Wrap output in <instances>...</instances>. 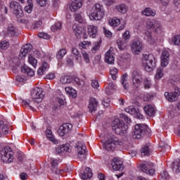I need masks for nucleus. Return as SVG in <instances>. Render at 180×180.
Returning <instances> with one entry per match:
<instances>
[{
    "label": "nucleus",
    "mask_w": 180,
    "mask_h": 180,
    "mask_svg": "<svg viewBox=\"0 0 180 180\" xmlns=\"http://www.w3.org/2000/svg\"><path fill=\"white\" fill-rule=\"evenodd\" d=\"M117 9L118 12H120V13H126V12H127V6L124 4L119 5L117 7Z\"/></svg>",
    "instance_id": "49530a36"
},
{
    "label": "nucleus",
    "mask_w": 180,
    "mask_h": 180,
    "mask_svg": "<svg viewBox=\"0 0 180 180\" xmlns=\"http://www.w3.org/2000/svg\"><path fill=\"white\" fill-rule=\"evenodd\" d=\"M143 63L145 65V70L150 72L152 70L155 68V58L153 54H143Z\"/></svg>",
    "instance_id": "20e7f679"
},
{
    "label": "nucleus",
    "mask_w": 180,
    "mask_h": 180,
    "mask_svg": "<svg viewBox=\"0 0 180 180\" xmlns=\"http://www.w3.org/2000/svg\"><path fill=\"white\" fill-rule=\"evenodd\" d=\"M125 112H127V113H129V115H134V116H135V117H136L137 119L143 118V115H141L140 113L139 108H137L133 105H131V106L125 108Z\"/></svg>",
    "instance_id": "f8f14e48"
},
{
    "label": "nucleus",
    "mask_w": 180,
    "mask_h": 180,
    "mask_svg": "<svg viewBox=\"0 0 180 180\" xmlns=\"http://www.w3.org/2000/svg\"><path fill=\"white\" fill-rule=\"evenodd\" d=\"M28 5L25 7V11L27 13H32L33 11V1L32 0H27Z\"/></svg>",
    "instance_id": "4c0bfd02"
},
{
    "label": "nucleus",
    "mask_w": 180,
    "mask_h": 180,
    "mask_svg": "<svg viewBox=\"0 0 180 180\" xmlns=\"http://www.w3.org/2000/svg\"><path fill=\"white\" fill-rule=\"evenodd\" d=\"M157 12L155 10H153L151 8H146L144 11H142V15L144 16H155Z\"/></svg>",
    "instance_id": "c85d7f7f"
},
{
    "label": "nucleus",
    "mask_w": 180,
    "mask_h": 180,
    "mask_svg": "<svg viewBox=\"0 0 180 180\" xmlns=\"http://www.w3.org/2000/svg\"><path fill=\"white\" fill-rule=\"evenodd\" d=\"M9 47V42L4 41L0 43V48L2 50H6Z\"/></svg>",
    "instance_id": "6e6d98bb"
},
{
    "label": "nucleus",
    "mask_w": 180,
    "mask_h": 180,
    "mask_svg": "<svg viewBox=\"0 0 180 180\" xmlns=\"http://www.w3.org/2000/svg\"><path fill=\"white\" fill-rule=\"evenodd\" d=\"M0 130H1L3 134H8L9 133V127L4 121H0Z\"/></svg>",
    "instance_id": "2f4dec72"
},
{
    "label": "nucleus",
    "mask_w": 180,
    "mask_h": 180,
    "mask_svg": "<svg viewBox=\"0 0 180 180\" xmlns=\"http://www.w3.org/2000/svg\"><path fill=\"white\" fill-rule=\"evenodd\" d=\"M10 8L11 9H13V13L15 15L16 18H23V10L19 3L16 1H11L10 3Z\"/></svg>",
    "instance_id": "6e6552de"
},
{
    "label": "nucleus",
    "mask_w": 180,
    "mask_h": 180,
    "mask_svg": "<svg viewBox=\"0 0 180 180\" xmlns=\"http://www.w3.org/2000/svg\"><path fill=\"white\" fill-rule=\"evenodd\" d=\"M130 31L127 30L122 34V39H124L127 43L130 40Z\"/></svg>",
    "instance_id": "8fccbe9b"
},
{
    "label": "nucleus",
    "mask_w": 180,
    "mask_h": 180,
    "mask_svg": "<svg viewBox=\"0 0 180 180\" xmlns=\"http://www.w3.org/2000/svg\"><path fill=\"white\" fill-rule=\"evenodd\" d=\"M127 43V41H125L124 39H118L117 41V44L120 50H124Z\"/></svg>",
    "instance_id": "ea45409f"
},
{
    "label": "nucleus",
    "mask_w": 180,
    "mask_h": 180,
    "mask_svg": "<svg viewBox=\"0 0 180 180\" xmlns=\"http://www.w3.org/2000/svg\"><path fill=\"white\" fill-rule=\"evenodd\" d=\"M72 30H73L74 33L77 36V38L78 39V37L79 36V34H81V33H82V31H81V28H79V27H78V25L75 24L72 26Z\"/></svg>",
    "instance_id": "a19ab883"
},
{
    "label": "nucleus",
    "mask_w": 180,
    "mask_h": 180,
    "mask_svg": "<svg viewBox=\"0 0 180 180\" xmlns=\"http://www.w3.org/2000/svg\"><path fill=\"white\" fill-rule=\"evenodd\" d=\"M110 26H114L115 27H117L118 25H120V20L117 18H112L109 20Z\"/></svg>",
    "instance_id": "58836bf2"
},
{
    "label": "nucleus",
    "mask_w": 180,
    "mask_h": 180,
    "mask_svg": "<svg viewBox=\"0 0 180 180\" xmlns=\"http://www.w3.org/2000/svg\"><path fill=\"white\" fill-rule=\"evenodd\" d=\"M127 74L125 73L121 77V84L123 85L124 89H129V83L127 82Z\"/></svg>",
    "instance_id": "7c9ffc66"
},
{
    "label": "nucleus",
    "mask_w": 180,
    "mask_h": 180,
    "mask_svg": "<svg viewBox=\"0 0 180 180\" xmlns=\"http://www.w3.org/2000/svg\"><path fill=\"white\" fill-rule=\"evenodd\" d=\"M32 47L33 46L30 44H27L24 45L20 49V57H21V58H23V57H26L27 53H29V51H32Z\"/></svg>",
    "instance_id": "aec40b11"
},
{
    "label": "nucleus",
    "mask_w": 180,
    "mask_h": 180,
    "mask_svg": "<svg viewBox=\"0 0 180 180\" xmlns=\"http://www.w3.org/2000/svg\"><path fill=\"white\" fill-rule=\"evenodd\" d=\"M99 49H101V41L94 43L91 52L95 54L96 51H99Z\"/></svg>",
    "instance_id": "a18cd8bd"
},
{
    "label": "nucleus",
    "mask_w": 180,
    "mask_h": 180,
    "mask_svg": "<svg viewBox=\"0 0 180 180\" xmlns=\"http://www.w3.org/2000/svg\"><path fill=\"white\" fill-rule=\"evenodd\" d=\"M47 67H49V64L46 62H44L42 64V66L39 68L38 70V75H43L44 72H46V70H47Z\"/></svg>",
    "instance_id": "c9c22d12"
},
{
    "label": "nucleus",
    "mask_w": 180,
    "mask_h": 180,
    "mask_svg": "<svg viewBox=\"0 0 180 180\" xmlns=\"http://www.w3.org/2000/svg\"><path fill=\"white\" fill-rule=\"evenodd\" d=\"M161 150H164V151H167V150H169L170 147L168 144L165 143L164 141H161L160 143Z\"/></svg>",
    "instance_id": "5fc2aeb1"
},
{
    "label": "nucleus",
    "mask_w": 180,
    "mask_h": 180,
    "mask_svg": "<svg viewBox=\"0 0 180 180\" xmlns=\"http://www.w3.org/2000/svg\"><path fill=\"white\" fill-rule=\"evenodd\" d=\"M110 75L112 77V79H113L115 81L116 79V78H117V77L116 75H117L119 70H117V68H112L110 70Z\"/></svg>",
    "instance_id": "37998d69"
},
{
    "label": "nucleus",
    "mask_w": 180,
    "mask_h": 180,
    "mask_svg": "<svg viewBox=\"0 0 180 180\" xmlns=\"http://www.w3.org/2000/svg\"><path fill=\"white\" fill-rule=\"evenodd\" d=\"M104 16L105 10L103 9V6L99 4L94 5L89 15L91 20H101Z\"/></svg>",
    "instance_id": "f03ea898"
},
{
    "label": "nucleus",
    "mask_w": 180,
    "mask_h": 180,
    "mask_svg": "<svg viewBox=\"0 0 180 180\" xmlns=\"http://www.w3.org/2000/svg\"><path fill=\"white\" fill-rule=\"evenodd\" d=\"M65 91L70 96H72V98H77V91L71 87H66Z\"/></svg>",
    "instance_id": "e433bc0d"
},
{
    "label": "nucleus",
    "mask_w": 180,
    "mask_h": 180,
    "mask_svg": "<svg viewBox=\"0 0 180 180\" xmlns=\"http://www.w3.org/2000/svg\"><path fill=\"white\" fill-rule=\"evenodd\" d=\"M72 129V124L70 123H65L62 124L58 129V134L60 137H64L65 134H68Z\"/></svg>",
    "instance_id": "9b49d317"
},
{
    "label": "nucleus",
    "mask_w": 180,
    "mask_h": 180,
    "mask_svg": "<svg viewBox=\"0 0 180 180\" xmlns=\"http://www.w3.org/2000/svg\"><path fill=\"white\" fill-rule=\"evenodd\" d=\"M51 160H52L51 171H52V172H53V174H56V175H58V174H60V170H58V169H57V167H58V160H57V159H51Z\"/></svg>",
    "instance_id": "cd10ccee"
},
{
    "label": "nucleus",
    "mask_w": 180,
    "mask_h": 180,
    "mask_svg": "<svg viewBox=\"0 0 180 180\" xmlns=\"http://www.w3.org/2000/svg\"><path fill=\"white\" fill-rule=\"evenodd\" d=\"M154 98V95L153 94H147L143 96V100L146 102H149V101H153V98Z\"/></svg>",
    "instance_id": "13d9d810"
},
{
    "label": "nucleus",
    "mask_w": 180,
    "mask_h": 180,
    "mask_svg": "<svg viewBox=\"0 0 180 180\" xmlns=\"http://www.w3.org/2000/svg\"><path fill=\"white\" fill-rule=\"evenodd\" d=\"M31 96L34 102L36 103H40V102L43 101V98H44V95L43 94V89L40 87H36L32 91Z\"/></svg>",
    "instance_id": "423d86ee"
},
{
    "label": "nucleus",
    "mask_w": 180,
    "mask_h": 180,
    "mask_svg": "<svg viewBox=\"0 0 180 180\" xmlns=\"http://www.w3.org/2000/svg\"><path fill=\"white\" fill-rule=\"evenodd\" d=\"M7 34L11 37H15V36H18V32H16V28L12 24H9L7 27Z\"/></svg>",
    "instance_id": "b1692460"
},
{
    "label": "nucleus",
    "mask_w": 180,
    "mask_h": 180,
    "mask_svg": "<svg viewBox=\"0 0 180 180\" xmlns=\"http://www.w3.org/2000/svg\"><path fill=\"white\" fill-rule=\"evenodd\" d=\"M22 106H25L26 108H30L32 110H33V107L30 105V100H23Z\"/></svg>",
    "instance_id": "bf43d9fd"
},
{
    "label": "nucleus",
    "mask_w": 180,
    "mask_h": 180,
    "mask_svg": "<svg viewBox=\"0 0 180 180\" xmlns=\"http://www.w3.org/2000/svg\"><path fill=\"white\" fill-rule=\"evenodd\" d=\"M82 56H83V58H84L85 63H86V64L89 63V61H90L89 56L88 55L86 51H82Z\"/></svg>",
    "instance_id": "864d4df0"
},
{
    "label": "nucleus",
    "mask_w": 180,
    "mask_h": 180,
    "mask_svg": "<svg viewBox=\"0 0 180 180\" xmlns=\"http://www.w3.org/2000/svg\"><path fill=\"white\" fill-rule=\"evenodd\" d=\"M92 169L89 167H86L83 174H82V179H91L92 178Z\"/></svg>",
    "instance_id": "a878e982"
},
{
    "label": "nucleus",
    "mask_w": 180,
    "mask_h": 180,
    "mask_svg": "<svg viewBox=\"0 0 180 180\" xmlns=\"http://www.w3.org/2000/svg\"><path fill=\"white\" fill-rule=\"evenodd\" d=\"M160 60H161V67H167V65L169 64V53H168V51L167 50L162 51Z\"/></svg>",
    "instance_id": "2eb2a0df"
},
{
    "label": "nucleus",
    "mask_w": 180,
    "mask_h": 180,
    "mask_svg": "<svg viewBox=\"0 0 180 180\" xmlns=\"http://www.w3.org/2000/svg\"><path fill=\"white\" fill-rule=\"evenodd\" d=\"M164 77V69L162 68L159 67L157 70H156V74H155V79H161Z\"/></svg>",
    "instance_id": "f704fd0d"
},
{
    "label": "nucleus",
    "mask_w": 180,
    "mask_h": 180,
    "mask_svg": "<svg viewBox=\"0 0 180 180\" xmlns=\"http://www.w3.org/2000/svg\"><path fill=\"white\" fill-rule=\"evenodd\" d=\"M172 168L174 172H180V162L178 160L173 162L172 164Z\"/></svg>",
    "instance_id": "72a5a7b5"
},
{
    "label": "nucleus",
    "mask_w": 180,
    "mask_h": 180,
    "mask_svg": "<svg viewBox=\"0 0 180 180\" xmlns=\"http://www.w3.org/2000/svg\"><path fill=\"white\" fill-rule=\"evenodd\" d=\"M21 72L26 73L29 77H33L34 75V70L27 66L21 67Z\"/></svg>",
    "instance_id": "c756f323"
},
{
    "label": "nucleus",
    "mask_w": 180,
    "mask_h": 180,
    "mask_svg": "<svg viewBox=\"0 0 180 180\" xmlns=\"http://www.w3.org/2000/svg\"><path fill=\"white\" fill-rule=\"evenodd\" d=\"M62 148L63 151H66V153H70L71 151V148H70V144L68 143L62 145Z\"/></svg>",
    "instance_id": "774afa93"
},
{
    "label": "nucleus",
    "mask_w": 180,
    "mask_h": 180,
    "mask_svg": "<svg viewBox=\"0 0 180 180\" xmlns=\"http://www.w3.org/2000/svg\"><path fill=\"white\" fill-rule=\"evenodd\" d=\"M116 146L115 143L110 142L109 141H105V143L103 144V148L107 150V151H113L115 148H116Z\"/></svg>",
    "instance_id": "bb28decb"
},
{
    "label": "nucleus",
    "mask_w": 180,
    "mask_h": 180,
    "mask_svg": "<svg viewBox=\"0 0 180 180\" xmlns=\"http://www.w3.org/2000/svg\"><path fill=\"white\" fill-rule=\"evenodd\" d=\"M141 153L142 155H148V154H150V149L148 148V146L145 145L143 148H142Z\"/></svg>",
    "instance_id": "09e8293b"
},
{
    "label": "nucleus",
    "mask_w": 180,
    "mask_h": 180,
    "mask_svg": "<svg viewBox=\"0 0 180 180\" xmlns=\"http://www.w3.org/2000/svg\"><path fill=\"white\" fill-rule=\"evenodd\" d=\"M151 133V129L146 124H138L135 125L132 131V137L135 140H140L144 136H148Z\"/></svg>",
    "instance_id": "f257e3e1"
},
{
    "label": "nucleus",
    "mask_w": 180,
    "mask_h": 180,
    "mask_svg": "<svg viewBox=\"0 0 180 180\" xmlns=\"http://www.w3.org/2000/svg\"><path fill=\"white\" fill-rule=\"evenodd\" d=\"M72 53L73 55V57H75L76 60L79 62L82 61V57L81 56V53H79V51L76 48H72Z\"/></svg>",
    "instance_id": "473e14b6"
},
{
    "label": "nucleus",
    "mask_w": 180,
    "mask_h": 180,
    "mask_svg": "<svg viewBox=\"0 0 180 180\" xmlns=\"http://www.w3.org/2000/svg\"><path fill=\"white\" fill-rule=\"evenodd\" d=\"M131 50L134 54H139L143 50V44L139 41H136L131 45Z\"/></svg>",
    "instance_id": "6ab92c4d"
},
{
    "label": "nucleus",
    "mask_w": 180,
    "mask_h": 180,
    "mask_svg": "<svg viewBox=\"0 0 180 180\" xmlns=\"http://www.w3.org/2000/svg\"><path fill=\"white\" fill-rule=\"evenodd\" d=\"M112 130L116 133V134L123 135L127 133V125L124 124V122L120 120L119 118L114 120L112 122Z\"/></svg>",
    "instance_id": "7ed1b4c3"
},
{
    "label": "nucleus",
    "mask_w": 180,
    "mask_h": 180,
    "mask_svg": "<svg viewBox=\"0 0 180 180\" xmlns=\"http://www.w3.org/2000/svg\"><path fill=\"white\" fill-rule=\"evenodd\" d=\"M131 78L134 85H140V84H141V72L134 70L131 75Z\"/></svg>",
    "instance_id": "dca6fc26"
},
{
    "label": "nucleus",
    "mask_w": 180,
    "mask_h": 180,
    "mask_svg": "<svg viewBox=\"0 0 180 180\" xmlns=\"http://www.w3.org/2000/svg\"><path fill=\"white\" fill-rule=\"evenodd\" d=\"M1 160L4 161V162H12L13 161V155H12V152L9 150V148H4L1 150Z\"/></svg>",
    "instance_id": "1a4fd4ad"
},
{
    "label": "nucleus",
    "mask_w": 180,
    "mask_h": 180,
    "mask_svg": "<svg viewBox=\"0 0 180 180\" xmlns=\"http://www.w3.org/2000/svg\"><path fill=\"white\" fill-rule=\"evenodd\" d=\"M105 61L107 64H115V53L109 50L105 56Z\"/></svg>",
    "instance_id": "412c9836"
},
{
    "label": "nucleus",
    "mask_w": 180,
    "mask_h": 180,
    "mask_svg": "<svg viewBox=\"0 0 180 180\" xmlns=\"http://www.w3.org/2000/svg\"><path fill=\"white\" fill-rule=\"evenodd\" d=\"M88 108L91 113H92V112H96V108H98V101H96L95 98H91Z\"/></svg>",
    "instance_id": "4be33fe9"
},
{
    "label": "nucleus",
    "mask_w": 180,
    "mask_h": 180,
    "mask_svg": "<svg viewBox=\"0 0 180 180\" xmlns=\"http://www.w3.org/2000/svg\"><path fill=\"white\" fill-rule=\"evenodd\" d=\"M141 171L145 172L148 175H154L155 174V169H154V163L151 162H145L141 165Z\"/></svg>",
    "instance_id": "0eeeda50"
},
{
    "label": "nucleus",
    "mask_w": 180,
    "mask_h": 180,
    "mask_svg": "<svg viewBox=\"0 0 180 180\" xmlns=\"http://www.w3.org/2000/svg\"><path fill=\"white\" fill-rule=\"evenodd\" d=\"M41 25H43L41 21H37L32 25V29H40V27H41Z\"/></svg>",
    "instance_id": "69168bd1"
},
{
    "label": "nucleus",
    "mask_w": 180,
    "mask_h": 180,
    "mask_svg": "<svg viewBox=\"0 0 180 180\" xmlns=\"http://www.w3.org/2000/svg\"><path fill=\"white\" fill-rule=\"evenodd\" d=\"M38 37H40V39H45L46 40L47 39H50V35L45 32H39Z\"/></svg>",
    "instance_id": "052dcab7"
},
{
    "label": "nucleus",
    "mask_w": 180,
    "mask_h": 180,
    "mask_svg": "<svg viewBox=\"0 0 180 180\" xmlns=\"http://www.w3.org/2000/svg\"><path fill=\"white\" fill-rule=\"evenodd\" d=\"M146 26L148 29H152L153 32L156 33L161 30V25H160V22L157 21L154 19H149L146 21Z\"/></svg>",
    "instance_id": "9d476101"
},
{
    "label": "nucleus",
    "mask_w": 180,
    "mask_h": 180,
    "mask_svg": "<svg viewBox=\"0 0 180 180\" xmlns=\"http://www.w3.org/2000/svg\"><path fill=\"white\" fill-rule=\"evenodd\" d=\"M160 176L162 178V179H169V174H168V172H167V171H163L161 174H160Z\"/></svg>",
    "instance_id": "e2e57ef3"
},
{
    "label": "nucleus",
    "mask_w": 180,
    "mask_h": 180,
    "mask_svg": "<svg viewBox=\"0 0 180 180\" xmlns=\"http://www.w3.org/2000/svg\"><path fill=\"white\" fill-rule=\"evenodd\" d=\"M145 112L148 116H155V109L152 105H148L143 108Z\"/></svg>",
    "instance_id": "5701e85b"
},
{
    "label": "nucleus",
    "mask_w": 180,
    "mask_h": 180,
    "mask_svg": "<svg viewBox=\"0 0 180 180\" xmlns=\"http://www.w3.org/2000/svg\"><path fill=\"white\" fill-rule=\"evenodd\" d=\"M67 54V49H61L57 53L56 57L58 60H61L64 56Z\"/></svg>",
    "instance_id": "79ce46f5"
},
{
    "label": "nucleus",
    "mask_w": 180,
    "mask_h": 180,
    "mask_svg": "<svg viewBox=\"0 0 180 180\" xmlns=\"http://www.w3.org/2000/svg\"><path fill=\"white\" fill-rule=\"evenodd\" d=\"M71 81H72V79L70 76H63L60 78V82L63 84H70Z\"/></svg>",
    "instance_id": "c03bdc74"
},
{
    "label": "nucleus",
    "mask_w": 180,
    "mask_h": 180,
    "mask_svg": "<svg viewBox=\"0 0 180 180\" xmlns=\"http://www.w3.org/2000/svg\"><path fill=\"white\" fill-rule=\"evenodd\" d=\"M82 4H84V0H73L69 7L70 10L71 12H77L82 7Z\"/></svg>",
    "instance_id": "a211bd4d"
},
{
    "label": "nucleus",
    "mask_w": 180,
    "mask_h": 180,
    "mask_svg": "<svg viewBox=\"0 0 180 180\" xmlns=\"http://www.w3.org/2000/svg\"><path fill=\"white\" fill-rule=\"evenodd\" d=\"M28 60L30 64H31L32 67H36V65H37V60L34 58L32 55H29Z\"/></svg>",
    "instance_id": "de8ad7c7"
},
{
    "label": "nucleus",
    "mask_w": 180,
    "mask_h": 180,
    "mask_svg": "<svg viewBox=\"0 0 180 180\" xmlns=\"http://www.w3.org/2000/svg\"><path fill=\"white\" fill-rule=\"evenodd\" d=\"M75 150L77 153V158L79 161L84 162L86 160V146L84 142L79 141L75 146Z\"/></svg>",
    "instance_id": "39448f33"
},
{
    "label": "nucleus",
    "mask_w": 180,
    "mask_h": 180,
    "mask_svg": "<svg viewBox=\"0 0 180 180\" xmlns=\"http://www.w3.org/2000/svg\"><path fill=\"white\" fill-rule=\"evenodd\" d=\"M106 141L110 143H113L115 146H122L123 144V141L119 139V138L113 134H108L107 135Z\"/></svg>",
    "instance_id": "f3484780"
},
{
    "label": "nucleus",
    "mask_w": 180,
    "mask_h": 180,
    "mask_svg": "<svg viewBox=\"0 0 180 180\" xmlns=\"http://www.w3.org/2000/svg\"><path fill=\"white\" fill-rule=\"evenodd\" d=\"M97 32H98V27H96L94 25H89L88 33L90 37H92V39L96 37Z\"/></svg>",
    "instance_id": "393cba45"
},
{
    "label": "nucleus",
    "mask_w": 180,
    "mask_h": 180,
    "mask_svg": "<svg viewBox=\"0 0 180 180\" xmlns=\"http://www.w3.org/2000/svg\"><path fill=\"white\" fill-rule=\"evenodd\" d=\"M143 85L145 89H150V87L151 86V82L148 80V79H145L143 80Z\"/></svg>",
    "instance_id": "4d7b16f0"
},
{
    "label": "nucleus",
    "mask_w": 180,
    "mask_h": 180,
    "mask_svg": "<svg viewBox=\"0 0 180 180\" xmlns=\"http://www.w3.org/2000/svg\"><path fill=\"white\" fill-rule=\"evenodd\" d=\"M64 153V150H63V146H58L57 148H56V154H58V155H61Z\"/></svg>",
    "instance_id": "680f3d73"
},
{
    "label": "nucleus",
    "mask_w": 180,
    "mask_h": 180,
    "mask_svg": "<svg viewBox=\"0 0 180 180\" xmlns=\"http://www.w3.org/2000/svg\"><path fill=\"white\" fill-rule=\"evenodd\" d=\"M46 136H47L48 139H49V140H51V141H53V143H56V141L53 137V135H51V130H46Z\"/></svg>",
    "instance_id": "0e129e2a"
},
{
    "label": "nucleus",
    "mask_w": 180,
    "mask_h": 180,
    "mask_svg": "<svg viewBox=\"0 0 180 180\" xmlns=\"http://www.w3.org/2000/svg\"><path fill=\"white\" fill-rule=\"evenodd\" d=\"M37 4L40 5L41 6H46L47 5V2H49V0H36Z\"/></svg>",
    "instance_id": "338daca9"
},
{
    "label": "nucleus",
    "mask_w": 180,
    "mask_h": 180,
    "mask_svg": "<svg viewBox=\"0 0 180 180\" xmlns=\"http://www.w3.org/2000/svg\"><path fill=\"white\" fill-rule=\"evenodd\" d=\"M172 41H173L174 44H175V46H180V37H179V34L175 35L172 38Z\"/></svg>",
    "instance_id": "603ef678"
},
{
    "label": "nucleus",
    "mask_w": 180,
    "mask_h": 180,
    "mask_svg": "<svg viewBox=\"0 0 180 180\" xmlns=\"http://www.w3.org/2000/svg\"><path fill=\"white\" fill-rule=\"evenodd\" d=\"M179 95H180V89H178L177 91L171 92V93H168V92L165 93V96L166 99L169 101V102H174V101H176V99H178V96H179Z\"/></svg>",
    "instance_id": "4468645a"
},
{
    "label": "nucleus",
    "mask_w": 180,
    "mask_h": 180,
    "mask_svg": "<svg viewBox=\"0 0 180 180\" xmlns=\"http://www.w3.org/2000/svg\"><path fill=\"white\" fill-rule=\"evenodd\" d=\"M111 165L114 171H123L124 169V165H123V162L122 160L114 158L112 161Z\"/></svg>",
    "instance_id": "ddd939ff"
},
{
    "label": "nucleus",
    "mask_w": 180,
    "mask_h": 180,
    "mask_svg": "<svg viewBox=\"0 0 180 180\" xmlns=\"http://www.w3.org/2000/svg\"><path fill=\"white\" fill-rule=\"evenodd\" d=\"M62 25L63 24H61V22H58L51 27V30H53V32H56V30H60Z\"/></svg>",
    "instance_id": "3c124183"
}]
</instances>
